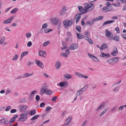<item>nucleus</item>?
Wrapping results in <instances>:
<instances>
[{"label": "nucleus", "mask_w": 126, "mask_h": 126, "mask_svg": "<svg viewBox=\"0 0 126 126\" xmlns=\"http://www.w3.org/2000/svg\"><path fill=\"white\" fill-rule=\"evenodd\" d=\"M46 52L43 50L39 51L38 53L39 55L41 57H45L47 55Z\"/></svg>", "instance_id": "9b49d317"}, {"label": "nucleus", "mask_w": 126, "mask_h": 126, "mask_svg": "<svg viewBox=\"0 0 126 126\" xmlns=\"http://www.w3.org/2000/svg\"><path fill=\"white\" fill-rule=\"evenodd\" d=\"M28 107L26 105H22L19 106V110L20 112H23L27 109Z\"/></svg>", "instance_id": "423d86ee"}, {"label": "nucleus", "mask_w": 126, "mask_h": 126, "mask_svg": "<svg viewBox=\"0 0 126 126\" xmlns=\"http://www.w3.org/2000/svg\"><path fill=\"white\" fill-rule=\"evenodd\" d=\"M24 78V74H23L22 75L18 76L17 78V79H19L21 78Z\"/></svg>", "instance_id": "a18cd8bd"}, {"label": "nucleus", "mask_w": 126, "mask_h": 126, "mask_svg": "<svg viewBox=\"0 0 126 126\" xmlns=\"http://www.w3.org/2000/svg\"><path fill=\"white\" fill-rule=\"evenodd\" d=\"M61 63L59 61H57L56 63L55 64V67L56 69L57 70L59 69L61 66Z\"/></svg>", "instance_id": "2eb2a0df"}, {"label": "nucleus", "mask_w": 126, "mask_h": 126, "mask_svg": "<svg viewBox=\"0 0 126 126\" xmlns=\"http://www.w3.org/2000/svg\"><path fill=\"white\" fill-rule=\"evenodd\" d=\"M51 109L52 108L51 107H47L46 108L45 111L46 112L48 111Z\"/></svg>", "instance_id": "c03bdc74"}, {"label": "nucleus", "mask_w": 126, "mask_h": 126, "mask_svg": "<svg viewBox=\"0 0 126 126\" xmlns=\"http://www.w3.org/2000/svg\"><path fill=\"white\" fill-rule=\"evenodd\" d=\"M32 44V42L31 41L28 42L27 44V46L28 47H30Z\"/></svg>", "instance_id": "864d4df0"}, {"label": "nucleus", "mask_w": 126, "mask_h": 126, "mask_svg": "<svg viewBox=\"0 0 126 126\" xmlns=\"http://www.w3.org/2000/svg\"><path fill=\"white\" fill-rule=\"evenodd\" d=\"M39 115H37L34 116L31 119V120H34L36 118H38L39 116Z\"/></svg>", "instance_id": "e433bc0d"}, {"label": "nucleus", "mask_w": 126, "mask_h": 126, "mask_svg": "<svg viewBox=\"0 0 126 126\" xmlns=\"http://www.w3.org/2000/svg\"><path fill=\"white\" fill-rule=\"evenodd\" d=\"M58 97L56 96H54L52 99V100L53 102H55L56 101V99H57Z\"/></svg>", "instance_id": "bf43d9fd"}, {"label": "nucleus", "mask_w": 126, "mask_h": 126, "mask_svg": "<svg viewBox=\"0 0 126 126\" xmlns=\"http://www.w3.org/2000/svg\"><path fill=\"white\" fill-rule=\"evenodd\" d=\"M112 5L115 6L119 7L120 6V5L119 4H116L115 3H113Z\"/></svg>", "instance_id": "338daca9"}, {"label": "nucleus", "mask_w": 126, "mask_h": 126, "mask_svg": "<svg viewBox=\"0 0 126 126\" xmlns=\"http://www.w3.org/2000/svg\"><path fill=\"white\" fill-rule=\"evenodd\" d=\"M64 76L65 78L68 79H70L72 78V76L71 75L69 74L65 75Z\"/></svg>", "instance_id": "f704fd0d"}, {"label": "nucleus", "mask_w": 126, "mask_h": 126, "mask_svg": "<svg viewBox=\"0 0 126 126\" xmlns=\"http://www.w3.org/2000/svg\"><path fill=\"white\" fill-rule=\"evenodd\" d=\"M33 75V73H32L31 74H29L28 73H26L24 74V78L28 77Z\"/></svg>", "instance_id": "a211bd4d"}, {"label": "nucleus", "mask_w": 126, "mask_h": 126, "mask_svg": "<svg viewBox=\"0 0 126 126\" xmlns=\"http://www.w3.org/2000/svg\"><path fill=\"white\" fill-rule=\"evenodd\" d=\"M18 10L17 8H15L12 10L11 11V13L12 14H14Z\"/></svg>", "instance_id": "2f4dec72"}, {"label": "nucleus", "mask_w": 126, "mask_h": 126, "mask_svg": "<svg viewBox=\"0 0 126 126\" xmlns=\"http://www.w3.org/2000/svg\"><path fill=\"white\" fill-rule=\"evenodd\" d=\"M76 29L77 31H78L79 32H80L81 31V28L79 26L77 25L76 26Z\"/></svg>", "instance_id": "c9c22d12"}, {"label": "nucleus", "mask_w": 126, "mask_h": 126, "mask_svg": "<svg viewBox=\"0 0 126 126\" xmlns=\"http://www.w3.org/2000/svg\"><path fill=\"white\" fill-rule=\"evenodd\" d=\"M107 47V46L106 44H103L101 46L99 47L100 49L101 50L104 49L106 48Z\"/></svg>", "instance_id": "393cba45"}, {"label": "nucleus", "mask_w": 126, "mask_h": 126, "mask_svg": "<svg viewBox=\"0 0 126 126\" xmlns=\"http://www.w3.org/2000/svg\"><path fill=\"white\" fill-rule=\"evenodd\" d=\"M78 8L80 12H82L83 10V8L82 6H79L78 7Z\"/></svg>", "instance_id": "ea45409f"}, {"label": "nucleus", "mask_w": 126, "mask_h": 126, "mask_svg": "<svg viewBox=\"0 0 126 126\" xmlns=\"http://www.w3.org/2000/svg\"><path fill=\"white\" fill-rule=\"evenodd\" d=\"M61 55H62L63 57H67L68 56L67 54L64 52H62L61 53Z\"/></svg>", "instance_id": "09e8293b"}, {"label": "nucleus", "mask_w": 126, "mask_h": 126, "mask_svg": "<svg viewBox=\"0 0 126 126\" xmlns=\"http://www.w3.org/2000/svg\"><path fill=\"white\" fill-rule=\"evenodd\" d=\"M88 85L87 84H86L84 86V87H83V88L85 91L86 89H87L88 88Z\"/></svg>", "instance_id": "680f3d73"}, {"label": "nucleus", "mask_w": 126, "mask_h": 126, "mask_svg": "<svg viewBox=\"0 0 126 126\" xmlns=\"http://www.w3.org/2000/svg\"><path fill=\"white\" fill-rule=\"evenodd\" d=\"M119 58L117 57L114 58H113V61L114 62V64L115 63H117L119 62Z\"/></svg>", "instance_id": "c85d7f7f"}, {"label": "nucleus", "mask_w": 126, "mask_h": 126, "mask_svg": "<svg viewBox=\"0 0 126 126\" xmlns=\"http://www.w3.org/2000/svg\"><path fill=\"white\" fill-rule=\"evenodd\" d=\"M81 16H80L79 15H76L75 16V19H77L79 20L81 18Z\"/></svg>", "instance_id": "a19ab883"}, {"label": "nucleus", "mask_w": 126, "mask_h": 126, "mask_svg": "<svg viewBox=\"0 0 126 126\" xmlns=\"http://www.w3.org/2000/svg\"><path fill=\"white\" fill-rule=\"evenodd\" d=\"M105 103H102L99 106L95 109V110L97 112H98L100 110L105 107Z\"/></svg>", "instance_id": "6e6552de"}, {"label": "nucleus", "mask_w": 126, "mask_h": 126, "mask_svg": "<svg viewBox=\"0 0 126 126\" xmlns=\"http://www.w3.org/2000/svg\"><path fill=\"white\" fill-rule=\"evenodd\" d=\"M20 117L19 118L18 120L21 122H24L26 121L28 119L27 115L23 114L20 115Z\"/></svg>", "instance_id": "39448f33"}, {"label": "nucleus", "mask_w": 126, "mask_h": 126, "mask_svg": "<svg viewBox=\"0 0 126 126\" xmlns=\"http://www.w3.org/2000/svg\"><path fill=\"white\" fill-rule=\"evenodd\" d=\"M11 108V107L10 106H8L7 107L6 109L5 110V111H8Z\"/></svg>", "instance_id": "5fc2aeb1"}, {"label": "nucleus", "mask_w": 126, "mask_h": 126, "mask_svg": "<svg viewBox=\"0 0 126 126\" xmlns=\"http://www.w3.org/2000/svg\"><path fill=\"white\" fill-rule=\"evenodd\" d=\"M89 56L94 61L96 62H99L100 60L98 59L95 57L91 54L88 53Z\"/></svg>", "instance_id": "9d476101"}, {"label": "nucleus", "mask_w": 126, "mask_h": 126, "mask_svg": "<svg viewBox=\"0 0 126 126\" xmlns=\"http://www.w3.org/2000/svg\"><path fill=\"white\" fill-rule=\"evenodd\" d=\"M31 34L30 33L28 32L26 34V36L27 38L31 36Z\"/></svg>", "instance_id": "de8ad7c7"}, {"label": "nucleus", "mask_w": 126, "mask_h": 126, "mask_svg": "<svg viewBox=\"0 0 126 126\" xmlns=\"http://www.w3.org/2000/svg\"><path fill=\"white\" fill-rule=\"evenodd\" d=\"M70 123L65 121V124L63 126H69L70 125H69Z\"/></svg>", "instance_id": "49530a36"}, {"label": "nucleus", "mask_w": 126, "mask_h": 126, "mask_svg": "<svg viewBox=\"0 0 126 126\" xmlns=\"http://www.w3.org/2000/svg\"><path fill=\"white\" fill-rule=\"evenodd\" d=\"M82 93L79 90L76 93V95L77 96H79Z\"/></svg>", "instance_id": "8fccbe9b"}, {"label": "nucleus", "mask_w": 126, "mask_h": 126, "mask_svg": "<svg viewBox=\"0 0 126 126\" xmlns=\"http://www.w3.org/2000/svg\"><path fill=\"white\" fill-rule=\"evenodd\" d=\"M47 84L46 83H45L42 85L41 88L46 90L47 89Z\"/></svg>", "instance_id": "a878e982"}, {"label": "nucleus", "mask_w": 126, "mask_h": 126, "mask_svg": "<svg viewBox=\"0 0 126 126\" xmlns=\"http://www.w3.org/2000/svg\"><path fill=\"white\" fill-rule=\"evenodd\" d=\"M79 47L78 45L76 43L71 44L69 47V49L71 50H73L77 49Z\"/></svg>", "instance_id": "20e7f679"}, {"label": "nucleus", "mask_w": 126, "mask_h": 126, "mask_svg": "<svg viewBox=\"0 0 126 126\" xmlns=\"http://www.w3.org/2000/svg\"><path fill=\"white\" fill-rule=\"evenodd\" d=\"M67 35L69 37H71V34L70 32H66Z\"/></svg>", "instance_id": "4d7b16f0"}, {"label": "nucleus", "mask_w": 126, "mask_h": 126, "mask_svg": "<svg viewBox=\"0 0 126 126\" xmlns=\"http://www.w3.org/2000/svg\"><path fill=\"white\" fill-rule=\"evenodd\" d=\"M0 123L2 125H7L9 124V120L7 119L2 118L0 120Z\"/></svg>", "instance_id": "0eeeda50"}, {"label": "nucleus", "mask_w": 126, "mask_h": 126, "mask_svg": "<svg viewBox=\"0 0 126 126\" xmlns=\"http://www.w3.org/2000/svg\"><path fill=\"white\" fill-rule=\"evenodd\" d=\"M106 35L107 37H111L113 35V34H112L107 29L106 30Z\"/></svg>", "instance_id": "ddd939ff"}, {"label": "nucleus", "mask_w": 126, "mask_h": 126, "mask_svg": "<svg viewBox=\"0 0 126 126\" xmlns=\"http://www.w3.org/2000/svg\"><path fill=\"white\" fill-rule=\"evenodd\" d=\"M102 11L104 12L109 11L108 7L107 6H106L104 7L103 9H102Z\"/></svg>", "instance_id": "cd10ccee"}, {"label": "nucleus", "mask_w": 126, "mask_h": 126, "mask_svg": "<svg viewBox=\"0 0 126 126\" xmlns=\"http://www.w3.org/2000/svg\"><path fill=\"white\" fill-rule=\"evenodd\" d=\"M5 37L3 36L2 37L1 39L0 40V44H2L4 42V41Z\"/></svg>", "instance_id": "72a5a7b5"}, {"label": "nucleus", "mask_w": 126, "mask_h": 126, "mask_svg": "<svg viewBox=\"0 0 126 126\" xmlns=\"http://www.w3.org/2000/svg\"><path fill=\"white\" fill-rule=\"evenodd\" d=\"M35 99L36 100L39 101L40 99L39 96L38 95H36L35 97Z\"/></svg>", "instance_id": "774afa93"}, {"label": "nucleus", "mask_w": 126, "mask_h": 126, "mask_svg": "<svg viewBox=\"0 0 126 126\" xmlns=\"http://www.w3.org/2000/svg\"><path fill=\"white\" fill-rule=\"evenodd\" d=\"M11 22V21L8 19L4 21L3 22V23L4 24H7L10 23Z\"/></svg>", "instance_id": "473e14b6"}, {"label": "nucleus", "mask_w": 126, "mask_h": 126, "mask_svg": "<svg viewBox=\"0 0 126 126\" xmlns=\"http://www.w3.org/2000/svg\"><path fill=\"white\" fill-rule=\"evenodd\" d=\"M78 38L79 39H81L84 37V36L80 33H77Z\"/></svg>", "instance_id": "aec40b11"}, {"label": "nucleus", "mask_w": 126, "mask_h": 126, "mask_svg": "<svg viewBox=\"0 0 126 126\" xmlns=\"http://www.w3.org/2000/svg\"><path fill=\"white\" fill-rule=\"evenodd\" d=\"M18 58V56L16 54H15L13 58L12 59L13 61H15Z\"/></svg>", "instance_id": "4c0bfd02"}, {"label": "nucleus", "mask_w": 126, "mask_h": 126, "mask_svg": "<svg viewBox=\"0 0 126 126\" xmlns=\"http://www.w3.org/2000/svg\"><path fill=\"white\" fill-rule=\"evenodd\" d=\"M87 122V120H86L80 126H85Z\"/></svg>", "instance_id": "3c124183"}, {"label": "nucleus", "mask_w": 126, "mask_h": 126, "mask_svg": "<svg viewBox=\"0 0 126 126\" xmlns=\"http://www.w3.org/2000/svg\"><path fill=\"white\" fill-rule=\"evenodd\" d=\"M119 37L118 35H115L113 38V39L116 41H119Z\"/></svg>", "instance_id": "f3484780"}, {"label": "nucleus", "mask_w": 126, "mask_h": 126, "mask_svg": "<svg viewBox=\"0 0 126 126\" xmlns=\"http://www.w3.org/2000/svg\"><path fill=\"white\" fill-rule=\"evenodd\" d=\"M37 92L36 91H34L32 92L30 94L31 96H32L33 95H34L35 94L37 93Z\"/></svg>", "instance_id": "603ef678"}, {"label": "nucleus", "mask_w": 126, "mask_h": 126, "mask_svg": "<svg viewBox=\"0 0 126 126\" xmlns=\"http://www.w3.org/2000/svg\"><path fill=\"white\" fill-rule=\"evenodd\" d=\"M35 61L38 66L42 68H44V65L42 63L40 62L39 61L36 60H35Z\"/></svg>", "instance_id": "1a4fd4ad"}, {"label": "nucleus", "mask_w": 126, "mask_h": 126, "mask_svg": "<svg viewBox=\"0 0 126 126\" xmlns=\"http://www.w3.org/2000/svg\"><path fill=\"white\" fill-rule=\"evenodd\" d=\"M15 120H14L13 119V118H12L10 119L9 121V123H12L14 122Z\"/></svg>", "instance_id": "69168bd1"}, {"label": "nucleus", "mask_w": 126, "mask_h": 126, "mask_svg": "<svg viewBox=\"0 0 126 126\" xmlns=\"http://www.w3.org/2000/svg\"><path fill=\"white\" fill-rule=\"evenodd\" d=\"M74 21V19H72L70 20H65L63 21V23L64 27L66 28L72 25Z\"/></svg>", "instance_id": "f03ea898"}, {"label": "nucleus", "mask_w": 126, "mask_h": 126, "mask_svg": "<svg viewBox=\"0 0 126 126\" xmlns=\"http://www.w3.org/2000/svg\"><path fill=\"white\" fill-rule=\"evenodd\" d=\"M95 1V0H89V2L90 3L89 4L85 3V7L83 8V10L84 11L83 13H86L89 11V9L93 5V4L92 2Z\"/></svg>", "instance_id": "f257e3e1"}, {"label": "nucleus", "mask_w": 126, "mask_h": 126, "mask_svg": "<svg viewBox=\"0 0 126 126\" xmlns=\"http://www.w3.org/2000/svg\"><path fill=\"white\" fill-rule=\"evenodd\" d=\"M52 93V92L51 90L49 89H47L46 90V94L47 95H49L51 94Z\"/></svg>", "instance_id": "5701e85b"}, {"label": "nucleus", "mask_w": 126, "mask_h": 126, "mask_svg": "<svg viewBox=\"0 0 126 126\" xmlns=\"http://www.w3.org/2000/svg\"><path fill=\"white\" fill-rule=\"evenodd\" d=\"M114 22V20H109L107 21L104 22L102 24V26H106L108 24H110Z\"/></svg>", "instance_id": "f8f14e48"}, {"label": "nucleus", "mask_w": 126, "mask_h": 126, "mask_svg": "<svg viewBox=\"0 0 126 126\" xmlns=\"http://www.w3.org/2000/svg\"><path fill=\"white\" fill-rule=\"evenodd\" d=\"M58 19L57 17L52 18L50 19V22L51 23L54 25H56L57 23L59 25H60L61 24V22L59 21H58Z\"/></svg>", "instance_id": "7ed1b4c3"}, {"label": "nucleus", "mask_w": 126, "mask_h": 126, "mask_svg": "<svg viewBox=\"0 0 126 126\" xmlns=\"http://www.w3.org/2000/svg\"><path fill=\"white\" fill-rule=\"evenodd\" d=\"M62 44L64 49H67L68 48L67 44L65 42H63L62 43Z\"/></svg>", "instance_id": "412c9836"}, {"label": "nucleus", "mask_w": 126, "mask_h": 126, "mask_svg": "<svg viewBox=\"0 0 126 126\" xmlns=\"http://www.w3.org/2000/svg\"><path fill=\"white\" fill-rule=\"evenodd\" d=\"M116 50L111 53V55L113 56H115L118 53V51L116 48H115Z\"/></svg>", "instance_id": "4be33fe9"}, {"label": "nucleus", "mask_w": 126, "mask_h": 126, "mask_svg": "<svg viewBox=\"0 0 126 126\" xmlns=\"http://www.w3.org/2000/svg\"><path fill=\"white\" fill-rule=\"evenodd\" d=\"M84 35L85 36H89L90 35V32L88 31H86L84 32Z\"/></svg>", "instance_id": "bb28decb"}, {"label": "nucleus", "mask_w": 126, "mask_h": 126, "mask_svg": "<svg viewBox=\"0 0 126 126\" xmlns=\"http://www.w3.org/2000/svg\"><path fill=\"white\" fill-rule=\"evenodd\" d=\"M51 30L50 29H46L44 30V32L45 33H47L50 32Z\"/></svg>", "instance_id": "13d9d810"}, {"label": "nucleus", "mask_w": 126, "mask_h": 126, "mask_svg": "<svg viewBox=\"0 0 126 126\" xmlns=\"http://www.w3.org/2000/svg\"><path fill=\"white\" fill-rule=\"evenodd\" d=\"M49 41H47L46 42H44L43 45L44 46H46L47 45H48L49 43Z\"/></svg>", "instance_id": "79ce46f5"}, {"label": "nucleus", "mask_w": 126, "mask_h": 126, "mask_svg": "<svg viewBox=\"0 0 126 126\" xmlns=\"http://www.w3.org/2000/svg\"><path fill=\"white\" fill-rule=\"evenodd\" d=\"M120 89V87L118 86L116 87L113 90V91L115 92H117Z\"/></svg>", "instance_id": "37998d69"}, {"label": "nucleus", "mask_w": 126, "mask_h": 126, "mask_svg": "<svg viewBox=\"0 0 126 126\" xmlns=\"http://www.w3.org/2000/svg\"><path fill=\"white\" fill-rule=\"evenodd\" d=\"M47 27V23H45L43 24L42 26L43 28H46Z\"/></svg>", "instance_id": "e2e57ef3"}, {"label": "nucleus", "mask_w": 126, "mask_h": 126, "mask_svg": "<svg viewBox=\"0 0 126 126\" xmlns=\"http://www.w3.org/2000/svg\"><path fill=\"white\" fill-rule=\"evenodd\" d=\"M117 107V105H115L110 110V111L111 112H112L116 110Z\"/></svg>", "instance_id": "c756f323"}, {"label": "nucleus", "mask_w": 126, "mask_h": 126, "mask_svg": "<svg viewBox=\"0 0 126 126\" xmlns=\"http://www.w3.org/2000/svg\"><path fill=\"white\" fill-rule=\"evenodd\" d=\"M59 86L61 87H63L64 86V82H61L60 83Z\"/></svg>", "instance_id": "6e6d98bb"}, {"label": "nucleus", "mask_w": 126, "mask_h": 126, "mask_svg": "<svg viewBox=\"0 0 126 126\" xmlns=\"http://www.w3.org/2000/svg\"><path fill=\"white\" fill-rule=\"evenodd\" d=\"M107 63L112 65H114V62L113 61V58H111L109 59L106 61Z\"/></svg>", "instance_id": "dca6fc26"}, {"label": "nucleus", "mask_w": 126, "mask_h": 126, "mask_svg": "<svg viewBox=\"0 0 126 126\" xmlns=\"http://www.w3.org/2000/svg\"><path fill=\"white\" fill-rule=\"evenodd\" d=\"M36 113L35 110H33L30 111L29 113V114L31 115H33L35 114Z\"/></svg>", "instance_id": "6ab92c4d"}, {"label": "nucleus", "mask_w": 126, "mask_h": 126, "mask_svg": "<svg viewBox=\"0 0 126 126\" xmlns=\"http://www.w3.org/2000/svg\"><path fill=\"white\" fill-rule=\"evenodd\" d=\"M16 109H12L10 111V112L12 113H14L16 112Z\"/></svg>", "instance_id": "052dcab7"}, {"label": "nucleus", "mask_w": 126, "mask_h": 126, "mask_svg": "<svg viewBox=\"0 0 126 126\" xmlns=\"http://www.w3.org/2000/svg\"><path fill=\"white\" fill-rule=\"evenodd\" d=\"M46 90L41 88L40 89V93L41 94H42L46 93Z\"/></svg>", "instance_id": "b1692460"}, {"label": "nucleus", "mask_w": 126, "mask_h": 126, "mask_svg": "<svg viewBox=\"0 0 126 126\" xmlns=\"http://www.w3.org/2000/svg\"><path fill=\"white\" fill-rule=\"evenodd\" d=\"M89 26H91L92 24H93L94 23V21L93 20L92 21H89Z\"/></svg>", "instance_id": "0e129e2a"}, {"label": "nucleus", "mask_w": 126, "mask_h": 126, "mask_svg": "<svg viewBox=\"0 0 126 126\" xmlns=\"http://www.w3.org/2000/svg\"><path fill=\"white\" fill-rule=\"evenodd\" d=\"M72 116H70L65 121L66 122H67L70 123V121L72 120Z\"/></svg>", "instance_id": "58836bf2"}, {"label": "nucleus", "mask_w": 126, "mask_h": 126, "mask_svg": "<svg viewBox=\"0 0 126 126\" xmlns=\"http://www.w3.org/2000/svg\"><path fill=\"white\" fill-rule=\"evenodd\" d=\"M75 75L81 78L82 76V74L78 72H76L75 73Z\"/></svg>", "instance_id": "7c9ffc66"}, {"label": "nucleus", "mask_w": 126, "mask_h": 126, "mask_svg": "<svg viewBox=\"0 0 126 126\" xmlns=\"http://www.w3.org/2000/svg\"><path fill=\"white\" fill-rule=\"evenodd\" d=\"M101 57L106 58H108L110 57V56L109 54H105L103 52H101Z\"/></svg>", "instance_id": "4468645a"}]
</instances>
